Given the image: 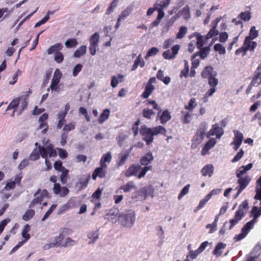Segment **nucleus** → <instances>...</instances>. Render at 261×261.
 Returning a JSON list of instances; mask_svg holds the SVG:
<instances>
[{"instance_id": "5", "label": "nucleus", "mask_w": 261, "mask_h": 261, "mask_svg": "<svg viewBox=\"0 0 261 261\" xmlns=\"http://www.w3.org/2000/svg\"><path fill=\"white\" fill-rule=\"evenodd\" d=\"M253 221H249L247 222L242 228L241 232L235 236L234 238L235 240L239 241L245 238L250 230L253 228Z\"/></svg>"}, {"instance_id": "57", "label": "nucleus", "mask_w": 261, "mask_h": 261, "mask_svg": "<svg viewBox=\"0 0 261 261\" xmlns=\"http://www.w3.org/2000/svg\"><path fill=\"white\" fill-rule=\"evenodd\" d=\"M83 66L81 64H77L76 65L72 71V75L74 77L76 76L81 71Z\"/></svg>"}, {"instance_id": "48", "label": "nucleus", "mask_w": 261, "mask_h": 261, "mask_svg": "<svg viewBox=\"0 0 261 261\" xmlns=\"http://www.w3.org/2000/svg\"><path fill=\"white\" fill-rule=\"evenodd\" d=\"M57 206V204H52L50 207L49 208V210L46 212L43 217L42 218L41 221H44L52 213L53 211L56 208Z\"/></svg>"}, {"instance_id": "21", "label": "nucleus", "mask_w": 261, "mask_h": 261, "mask_svg": "<svg viewBox=\"0 0 261 261\" xmlns=\"http://www.w3.org/2000/svg\"><path fill=\"white\" fill-rule=\"evenodd\" d=\"M158 116L160 117L161 123L162 124L166 123L171 118L170 113L167 110L164 111L161 115Z\"/></svg>"}, {"instance_id": "38", "label": "nucleus", "mask_w": 261, "mask_h": 261, "mask_svg": "<svg viewBox=\"0 0 261 261\" xmlns=\"http://www.w3.org/2000/svg\"><path fill=\"white\" fill-rule=\"evenodd\" d=\"M217 23L213 27L206 35V39L212 38L213 36H216L218 34V31L216 29L217 27Z\"/></svg>"}, {"instance_id": "37", "label": "nucleus", "mask_w": 261, "mask_h": 261, "mask_svg": "<svg viewBox=\"0 0 261 261\" xmlns=\"http://www.w3.org/2000/svg\"><path fill=\"white\" fill-rule=\"evenodd\" d=\"M198 55L199 53H196L192 56V69L196 68L199 65V60L198 59H196V57L198 56Z\"/></svg>"}, {"instance_id": "42", "label": "nucleus", "mask_w": 261, "mask_h": 261, "mask_svg": "<svg viewBox=\"0 0 261 261\" xmlns=\"http://www.w3.org/2000/svg\"><path fill=\"white\" fill-rule=\"evenodd\" d=\"M188 31V29L187 27L185 26H182L180 28L177 34L176 38L177 39H181L185 35L187 34Z\"/></svg>"}, {"instance_id": "14", "label": "nucleus", "mask_w": 261, "mask_h": 261, "mask_svg": "<svg viewBox=\"0 0 261 261\" xmlns=\"http://www.w3.org/2000/svg\"><path fill=\"white\" fill-rule=\"evenodd\" d=\"M214 167L212 165H207L205 166L201 171V174L203 176H208L211 177L213 174Z\"/></svg>"}, {"instance_id": "53", "label": "nucleus", "mask_w": 261, "mask_h": 261, "mask_svg": "<svg viewBox=\"0 0 261 261\" xmlns=\"http://www.w3.org/2000/svg\"><path fill=\"white\" fill-rule=\"evenodd\" d=\"M182 14L184 18L187 19L190 17V8L188 6H186L181 10Z\"/></svg>"}, {"instance_id": "39", "label": "nucleus", "mask_w": 261, "mask_h": 261, "mask_svg": "<svg viewBox=\"0 0 261 261\" xmlns=\"http://www.w3.org/2000/svg\"><path fill=\"white\" fill-rule=\"evenodd\" d=\"M40 154L39 148H35L31 153L30 159L32 161H36L39 158Z\"/></svg>"}, {"instance_id": "24", "label": "nucleus", "mask_w": 261, "mask_h": 261, "mask_svg": "<svg viewBox=\"0 0 261 261\" xmlns=\"http://www.w3.org/2000/svg\"><path fill=\"white\" fill-rule=\"evenodd\" d=\"M226 247V244L221 242L219 243L216 246L215 249L213 250V253L217 256H219L222 254L221 249H224Z\"/></svg>"}, {"instance_id": "3", "label": "nucleus", "mask_w": 261, "mask_h": 261, "mask_svg": "<svg viewBox=\"0 0 261 261\" xmlns=\"http://www.w3.org/2000/svg\"><path fill=\"white\" fill-rule=\"evenodd\" d=\"M39 148L41 157L45 159V164L47 167L46 170H49L51 169L52 166L50 161L47 159V158L48 156L49 158L56 156L57 152L54 149L52 144H49L46 147L39 145Z\"/></svg>"}, {"instance_id": "27", "label": "nucleus", "mask_w": 261, "mask_h": 261, "mask_svg": "<svg viewBox=\"0 0 261 261\" xmlns=\"http://www.w3.org/2000/svg\"><path fill=\"white\" fill-rule=\"evenodd\" d=\"M30 230V227L29 225H25L21 232V235L22 237L24 238V240L23 241H25V242H26L28 240H29L30 239L31 236L30 234L28 233Z\"/></svg>"}, {"instance_id": "9", "label": "nucleus", "mask_w": 261, "mask_h": 261, "mask_svg": "<svg viewBox=\"0 0 261 261\" xmlns=\"http://www.w3.org/2000/svg\"><path fill=\"white\" fill-rule=\"evenodd\" d=\"M250 37H246L244 40L245 47L246 48L247 50L253 51L254 48L256 47L257 43L255 41H252Z\"/></svg>"}, {"instance_id": "52", "label": "nucleus", "mask_w": 261, "mask_h": 261, "mask_svg": "<svg viewBox=\"0 0 261 261\" xmlns=\"http://www.w3.org/2000/svg\"><path fill=\"white\" fill-rule=\"evenodd\" d=\"M239 16L242 20L245 21H248L251 18V15L249 12H241Z\"/></svg>"}, {"instance_id": "23", "label": "nucleus", "mask_w": 261, "mask_h": 261, "mask_svg": "<svg viewBox=\"0 0 261 261\" xmlns=\"http://www.w3.org/2000/svg\"><path fill=\"white\" fill-rule=\"evenodd\" d=\"M251 213L253 215V219L250 221H253L252 227H253L255 223H256V219L261 215V210H258V207L256 206H253Z\"/></svg>"}, {"instance_id": "28", "label": "nucleus", "mask_w": 261, "mask_h": 261, "mask_svg": "<svg viewBox=\"0 0 261 261\" xmlns=\"http://www.w3.org/2000/svg\"><path fill=\"white\" fill-rule=\"evenodd\" d=\"M87 46L86 45L81 46L74 53L73 56L75 58H80L86 53Z\"/></svg>"}, {"instance_id": "35", "label": "nucleus", "mask_w": 261, "mask_h": 261, "mask_svg": "<svg viewBox=\"0 0 261 261\" xmlns=\"http://www.w3.org/2000/svg\"><path fill=\"white\" fill-rule=\"evenodd\" d=\"M77 44V41L75 38L69 39L65 42V45L67 48L75 47Z\"/></svg>"}, {"instance_id": "60", "label": "nucleus", "mask_w": 261, "mask_h": 261, "mask_svg": "<svg viewBox=\"0 0 261 261\" xmlns=\"http://www.w3.org/2000/svg\"><path fill=\"white\" fill-rule=\"evenodd\" d=\"M246 172L247 171L242 166L236 170V176L238 178L242 177H243V175H244Z\"/></svg>"}, {"instance_id": "34", "label": "nucleus", "mask_w": 261, "mask_h": 261, "mask_svg": "<svg viewBox=\"0 0 261 261\" xmlns=\"http://www.w3.org/2000/svg\"><path fill=\"white\" fill-rule=\"evenodd\" d=\"M35 215V211L33 210H29L27 211L22 216V219L24 221H29Z\"/></svg>"}, {"instance_id": "58", "label": "nucleus", "mask_w": 261, "mask_h": 261, "mask_svg": "<svg viewBox=\"0 0 261 261\" xmlns=\"http://www.w3.org/2000/svg\"><path fill=\"white\" fill-rule=\"evenodd\" d=\"M147 104L152 105L153 109L154 110H156L158 111V115H159V114H160V113L162 111V110H161V108L160 107H159V106L158 105V104L154 100H149Z\"/></svg>"}, {"instance_id": "11", "label": "nucleus", "mask_w": 261, "mask_h": 261, "mask_svg": "<svg viewBox=\"0 0 261 261\" xmlns=\"http://www.w3.org/2000/svg\"><path fill=\"white\" fill-rule=\"evenodd\" d=\"M243 217V213H240V211H236L234 218L230 220V225L229 229H231L232 227L235 226Z\"/></svg>"}, {"instance_id": "6", "label": "nucleus", "mask_w": 261, "mask_h": 261, "mask_svg": "<svg viewBox=\"0 0 261 261\" xmlns=\"http://www.w3.org/2000/svg\"><path fill=\"white\" fill-rule=\"evenodd\" d=\"M251 181V178L249 176L238 178L237 184H239L238 188L244 190L249 185Z\"/></svg>"}, {"instance_id": "31", "label": "nucleus", "mask_w": 261, "mask_h": 261, "mask_svg": "<svg viewBox=\"0 0 261 261\" xmlns=\"http://www.w3.org/2000/svg\"><path fill=\"white\" fill-rule=\"evenodd\" d=\"M99 34L96 32L93 34L90 39V44L98 45L99 41Z\"/></svg>"}, {"instance_id": "29", "label": "nucleus", "mask_w": 261, "mask_h": 261, "mask_svg": "<svg viewBox=\"0 0 261 261\" xmlns=\"http://www.w3.org/2000/svg\"><path fill=\"white\" fill-rule=\"evenodd\" d=\"M110 111L109 109H105L103 112L100 114L98 119V122L100 124H102L106 120L109 118Z\"/></svg>"}, {"instance_id": "47", "label": "nucleus", "mask_w": 261, "mask_h": 261, "mask_svg": "<svg viewBox=\"0 0 261 261\" xmlns=\"http://www.w3.org/2000/svg\"><path fill=\"white\" fill-rule=\"evenodd\" d=\"M77 242L72 240L70 238H67L66 239L65 243L62 245V247H71L76 245Z\"/></svg>"}, {"instance_id": "64", "label": "nucleus", "mask_w": 261, "mask_h": 261, "mask_svg": "<svg viewBox=\"0 0 261 261\" xmlns=\"http://www.w3.org/2000/svg\"><path fill=\"white\" fill-rule=\"evenodd\" d=\"M218 80L215 77V76H212L208 78V84L212 87H215L218 85Z\"/></svg>"}, {"instance_id": "22", "label": "nucleus", "mask_w": 261, "mask_h": 261, "mask_svg": "<svg viewBox=\"0 0 261 261\" xmlns=\"http://www.w3.org/2000/svg\"><path fill=\"white\" fill-rule=\"evenodd\" d=\"M128 156L129 152L126 151L120 153L119 155V160L118 162V166H121L123 165L126 162Z\"/></svg>"}, {"instance_id": "40", "label": "nucleus", "mask_w": 261, "mask_h": 261, "mask_svg": "<svg viewBox=\"0 0 261 261\" xmlns=\"http://www.w3.org/2000/svg\"><path fill=\"white\" fill-rule=\"evenodd\" d=\"M207 125L205 122H203L200 124L199 127L196 133L201 135L203 136H205V130L207 129Z\"/></svg>"}, {"instance_id": "36", "label": "nucleus", "mask_w": 261, "mask_h": 261, "mask_svg": "<svg viewBox=\"0 0 261 261\" xmlns=\"http://www.w3.org/2000/svg\"><path fill=\"white\" fill-rule=\"evenodd\" d=\"M142 115L146 118L151 119L155 115V113L152 110L145 108L143 110Z\"/></svg>"}, {"instance_id": "20", "label": "nucleus", "mask_w": 261, "mask_h": 261, "mask_svg": "<svg viewBox=\"0 0 261 261\" xmlns=\"http://www.w3.org/2000/svg\"><path fill=\"white\" fill-rule=\"evenodd\" d=\"M124 76L121 74H119L117 77L116 76H112L111 85L113 88H116L119 83L123 82Z\"/></svg>"}, {"instance_id": "54", "label": "nucleus", "mask_w": 261, "mask_h": 261, "mask_svg": "<svg viewBox=\"0 0 261 261\" xmlns=\"http://www.w3.org/2000/svg\"><path fill=\"white\" fill-rule=\"evenodd\" d=\"M258 36V31L255 30V27L253 26L251 28L249 35L248 37H250V39H254Z\"/></svg>"}, {"instance_id": "25", "label": "nucleus", "mask_w": 261, "mask_h": 261, "mask_svg": "<svg viewBox=\"0 0 261 261\" xmlns=\"http://www.w3.org/2000/svg\"><path fill=\"white\" fill-rule=\"evenodd\" d=\"M233 133L234 134V137L233 138V141L232 142L238 143L241 144L244 138L243 134L238 130H234Z\"/></svg>"}, {"instance_id": "49", "label": "nucleus", "mask_w": 261, "mask_h": 261, "mask_svg": "<svg viewBox=\"0 0 261 261\" xmlns=\"http://www.w3.org/2000/svg\"><path fill=\"white\" fill-rule=\"evenodd\" d=\"M201 253V252L199 251L198 249L195 251L190 250L189 253L187 255V258H190L192 259H195Z\"/></svg>"}, {"instance_id": "7", "label": "nucleus", "mask_w": 261, "mask_h": 261, "mask_svg": "<svg viewBox=\"0 0 261 261\" xmlns=\"http://www.w3.org/2000/svg\"><path fill=\"white\" fill-rule=\"evenodd\" d=\"M141 170V166L139 165H132L125 172L126 177L136 175L137 173Z\"/></svg>"}, {"instance_id": "55", "label": "nucleus", "mask_w": 261, "mask_h": 261, "mask_svg": "<svg viewBox=\"0 0 261 261\" xmlns=\"http://www.w3.org/2000/svg\"><path fill=\"white\" fill-rule=\"evenodd\" d=\"M185 68L181 71V75H183L185 77H187L189 73V66L188 62L186 60H184Z\"/></svg>"}, {"instance_id": "46", "label": "nucleus", "mask_w": 261, "mask_h": 261, "mask_svg": "<svg viewBox=\"0 0 261 261\" xmlns=\"http://www.w3.org/2000/svg\"><path fill=\"white\" fill-rule=\"evenodd\" d=\"M190 187V185H187L186 186L184 187V188L181 190L180 193L178 196V200H180L182 197L186 194H187L189 191V189Z\"/></svg>"}, {"instance_id": "30", "label": "nucleus", "mask_w": 261, "mask_h": 261, "mask_svg": "<svg viewBox=\"0 0 261 261\" xmlns=\"http://www.w3.org/2000/svg\"><path fill=\"white\" fill-rule=\"evenodd\" d=\"M216 143V140L215 138H211L209 141L206 143L204 148L202 150V154H204V151L205 150L206 151L212 148Z\"/></svg>"}, {"instance_id": "19", "label": "nucleus", "mask_w": 261, "mask_h": 261, "mask_svg": "<svg viewBox=\"0 0 261 261\" xmlns=\"http://www.w3.org/2000/svg\"><path fill=\"white\" fill-rule=\"evenodd\" d=\"M137 187L133 181H128L126 184L120 187V189L123 190L124 192H128L133 189H135Z\"/></svg>"}, {"instance_id": "15", "label": "nucleus", "mask_w": 261, "mask_h": 261, "mask_svg": "<svg viewBox=\"0 0 261 261\" xmlns=\"http://www.w3.org/2000/svg\"><path fill=\"white\" fill-rule=\"evenodd\" d=\"M213 68L212 66H208L204 68L201 73V76L203 78H210L212 76H215L216 73H213Z\"/></svg>"}, {"instance_id": "10", "label": "nucleus", "mask_w": 261, "mask_h": 261, "mask_svg": "<svg viewBox=\"0 0 261 261\" xmlns=\"http://www.w3.org/2000/svg\"><path fill=\"white\" fill-rule=\"evenodd\" d=\"M204 136L196 133L192 140L191 148H196L203 140Z\"/></svg>"}, {"instance_id": "63", "label": "nucleus", "mask_w": 261, "mask_h": 261, "mask_svg": "<svg viewBox=\"0 0 261 261\" xmlns=\"http://www.w3.org/2000/svg\"><path fill=\"white\" fill-rule=\"evenodd\" d=\"M117 5V1L114 0L111 4L110 6L107 10L106 14H109L113 12L114 9L116 7Z\"/></svg>"}, {"instance_id": "32", "label": "nucleus", "mask_w": 261, "mask_h": 261, "mask_svg": "<svg viewBox=\"0 0 261 261\" xmlns=\"http://www.w3.org/2000/svg\"><path fill=\"white\" fill-rule=\"evenodd\" d=\"M200 49V50L198 52L199 53L198 56H200V58L202 59H204L208 55L210 51V47L207 46Z\"/></svg>"}, {"instance_id": "62", "label": "nucleus", "mask_w": 261, "mask_h": 261, "mask_svg": "<svg viewBox=\"0 0 261 261\" xmlns=\"http://www.w3.org/2000/svg\"><path fill=\"white\" fill-rule=\"evenodd\" d=\"M244 153V152L243 150V149H240V151L237 153V154L232 160V162L234 163L239 161L243 157Z\"/></svg>"}, {"instance_id": "45", "label": "nucleus", "mask_w": 261, "mask_h": 261, "mask_svg": "<svg viewBox=\"0 0 261 261\" xmlns=\"http://www.w3.org/2000/svg\"><path fill=\"white\" fill-rule=\"evenodd\" d=\"M106 168L107 167H102V165H100V167L97 168L94 171L99 177L102 178L104 177L106 175V171L104 170V169Z\"/></svg>"}, {"instance_id": "43", "label": "nucleus", "mask_w": 261, "mask_h": 261, "mask_svg": "<svg viewBox=\"0 0 261 261\" xmlns=\"http://www.w3.org/2000/svg\"><path fill=\"white\" fill-rule=\"evenodd\" d=\"M248 203L247 200H245L243 201L239 206V208L237 211H240V213L243 214V216L246 213V211H244L243 209H248Z\"/></svg>"}, {"instance_id": "51", "label": "nucleus", "mask_w": 261, "mask_h": 261, "mask_svg": "<svg viewBox=\"0 0 261 261\" xmlns=\"http://www.w3.org/2000/svg\"><path fill=\"white\" fill-rule=\"evenodd\" d=\"M196 105L197 104L196 103L195 99L194 98H192L190 100L188 106H185V108L187 110L192 111L196 106Z\"/></svg>"}, {"instance_id": "26", "label": "nucleus", "mask_w": 261, "mask_h": 261, "mask_svg": "<svg viewBox=\"0 0 261 261\" xmlns=\"http://www.w3.org/2000/svg\"><path fill=\"white\" fill-rule=\"evenodd\" d=\"M87 237L91 240L88 243L89 244H93L98 239L99 233L97 231L90 232L88 234Z\"/></svg>"}, {"instance_id": "18", "label": "nucleus", "mask_w": 261, "mask_h": 261, "mask_svg": "<svg viewBox=\"0 0 261 261\" xmlns=\"http://www.w3.org/2000/svg\"><path fill=\"white\" fill-rule=\"evenodd\" d=\"M134 7V4H131L127 6L119 16L120 19H121L122 20H124L133 11Z\"/></svg>"}, {"instance_id": "12", "label": "nucleus", "mask_w": 261, "mask_h": 261, "mask_svg": "<svg viewBox=\"0 0 261 261\" xmlns=\"http://www.w3.org/2000/svg\"><path fill=\"white\" fill-rule=\"evenodd\" d=\"M63 47V46L61 43H56L47 49V53L48 55L53 54L55 55L57 53H59L60 50H62Z\"/></svg>"}, {"instance_id": "17", "label": "nucleus", "mask_w": 261, "mask_h": 261, "mask_svg": "<svg viewBox=\"0 0 261 261\" xmlns=\"http://www.w3.org/2000/svg\"><path fill=\"white\" fill-rule=\"evenodd\" d=\"M112 160V155L110 152H108L103 154L102 158L100 161V165H102V167H107L106 162L110 163Z\"/></svg>"}, {"instance_id": "41", "label": "nucleus", "mask_w": 261, "mask_h": 261, "mask_svg": "<svg viewBox=\"0 0 261 261\" xmlns=\"http://www.w3.org/2000/svg\"><path fill=\"white\" fill-rule=\"evenodd\" d=\"M62 172L60 175V181L62 184H65L67 182V177L68 176V174L69 172V170L65 169H63V170L61 171Z\"/></svg>"}, {"instance_id": "50", "label": "nucleus", "mask_w": 261, "mask_h": 261, "mask_svg": "<svg viewBox=\"0 0 261 261\" xmlns=\"http://www.w3.org/2000/svg\"><path fill=\"white\" fill-rule=\"evenodd\" d=\"M214 48L215 51H218L220 54H224L225 53V48L221 44H216L214 45Z\"/></svg>"}, {"instance_id": "56", "label": "nucleus", "mask_w": 261, "mask_h": 261, "mask_svg": "<svg viewBox=\"0 0 261 261\" xmlns=\"http://www.w3.org/2000/svg\"><path fill=\"white\" fill-rule=\"evenodd\" d=\"M54 60L58 63H61L64 60V56L61 52L57 53L54 56Z\"/></svg>"}, {"instance_id": "13", "label": "nucleus", "mask_w": 261, "mask_h": 261, "mask_svg": "<svg viewBox=\"0 0 261 261\" xmlns=\"http://www.w3.org/2000/svg\"><path fill=\"white\" fill-rule=\"evenodd\" d=\"M119 215L117 211H110L107 215V219L113 223H116L118 220Z\"/></svg>"}, {"instance_id": "2", "label": "nucleus", "mask_w": 261, "mask_h": 261, "mask_svg": "<svg viewBox=\"0 0 261 261\" xmlns=\"http://www.w3.org/2000/svg\"><path fill=\"white\" fill-rule=\"evenodd\" d=\"M118 221L125 227H132L135 221V212L132 210L122 212L119 214Z\"/></svg>"}, {"instance_id": "33", "label": "nucleus", "mask_w": 261, "mask_h": 261, "mask_svg": "<svg viewBox=\"0 0 261 261\" xmlns=\"http://www.w3.org/2000/svg\"><path fill=\"white\" fill-rule=\"evenodd\" d=\"M213 129L215 130L216 137L220 139L224 134L222 127H220L217 123H216L213 125Z\"/></svg>"}, {"instance_id": "61", "label": "nucleus", "mask_w": 261, "mask_h": 261, "mask_svg": "<svg viewBox=\"0 0 261 261\" xmlns=\"http://www.w3.org/2000/svg\"><path fill=\"white\" fill-rule=\"evenodd\" d=\"M151 168V166H145L143 167V168H141V171L139 175H138V178L139 179L141 178L142 177H144L145 175L146 174L147 171H148L149 169H150Z\"/></svg>"}, {"instance_id": "1", "label": "nucleus", "mask_w": 261, "mask_h": 261, "mask_svg": "<svg viewBox=\"0 0 261 261\" xmlns=\"http://www.w3.org/2000/svg\"><path fill=\"white\" fill-rule=\"evenodd\" d=\"M166 130L162 126H158L152 128H148L144 125L141 126L140 130V134L143 136V140H144L147 145L150 144L153 140V136L159 134L165 135Z\"/></svg>"}, {"instance_id": "59", "label": "nucleus", "mask_w": 261, "mask_h": 261, "mask_svg": "<svg viewBox=\"0 0 261 261\" xmlns=\"http://www.w3.org/2000/svg\"><path fill=\"white\" fill-rule=\"evenodd\" d=\"M42 200L43 199L40 196L36 197L31 201L29 205V208L34 207L38 203H41Z\"/></svg>"}, {"instance_id": "8", "label": "nucleus", "mask_w": 261, "mask_h": 261, "mask_svg": "<svg viewBox=\"0 0 261 261\" xmlns=\"http://www.w3.org/2000/svg\"><path fill=\"white\" fill-rule=\"evenodd\" d=\"M261 68L260 66H258L255 72V75L253 78L251 84L253 86H257L259 84H261Z\"/></svg>"}, {"instance_id": "4", "label": "nucleus", "mask_w": 261, "mask_h": 261, "mask_svg": "<svg viewBox=\"0 0 261 261\" xmlns=\"http://www.w3.org/2000/svg\"><path fill=\"white\" fill-rule=\"evenodd\" d=\"M70 230L69 228H64L62 229L59 236H56L51 239L52 246L57 247L59 246H62L61 241L64 239L65 236L68 234Z\"/></svg>"}, {"instance_id": "44", "label": "nucleus", "mask_w": 261, "mask_h": 261, "mask_svg": "<svg viewBox=\"0 0 261 261\" xmlns=\"http://www.w3.org/2000/svg\"><path fill=\"white\" fill-rule=\"evenodd\" d=\"M159 50L158 48L155 47L151 48L147 52L146 55L145 57V59L147 60L149 57L155 55Z\"/></svg>"}, {"instance_id": "16", "label": "nucleus", "mask_w": 261, "mask_h": 261, "mask_svg": "<svg viewBox=\"0 0 261 261\" xmlns=\"http://www.w3.org/2000/svg\"><path fill=\"white\" fill-rule=\"evenodd\" d=\"M153 160V156L152 153L148 152L146 153L141 159V163L142 165H148Z\"/></svg>"}]
</instances>
